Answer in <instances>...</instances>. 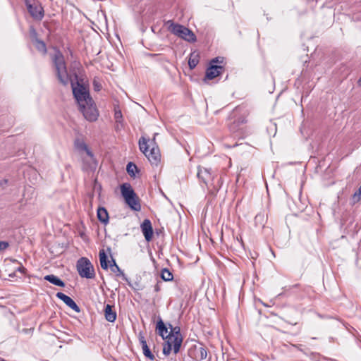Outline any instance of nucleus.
I'll return each instance as SVG.
<instances>
[{
	"mask_svg": "<svg viewBox=\"0 0 361 361\" xmlns=\"http://www.w3.org/2000/svg\"><path fill=\"white\" fill-rule=\"evenodd\" d=\"M161 290V287H160V285L159 283H157L155 286H154V290L156 292H159V290Z\"/></svg>",
	"mask_w": 361,
	"mask_h": 361,
	"instance_id": "72a5a7b5",
	"label": "nucleus"
},
{
	"mask_svg": "<svg viewBox=\"0 0 361 361\" xmlns=\"http://www.w3.org/2000/svg\"><path fill=\"white\" fill-rule=\"evenodd\" d=\"M52 60L55 66L59 80L62 84L67 85L70 81V78L67 72L63 56L59 51L56 52L52 58Z\"/></svg>",
	"mask_w": 361,
	"mask_h": 361,
	"instance_id": "f03ea898",
	"label": "nucleus"
},
{
	"mask_svg": "<svg viewBox=\"0 0 361 361\" xmlns=\"http://www.w3.org/2000/svg\"><path fill=\"white\" fill-rule=\"evenodd\" d=\"M25 5L28 12L34 19L41 20L43 18L44 9L38 1L25 0Z\"/></svg>",
	"mask_w": 361,
	"mask_h": 361,
	"instance_id": "0eeeda50",
	"label": "nucleus"
},
{
	"mask_svg": "<svg viewBox=\"0 0 361 361\" xmlns=\"http://www.w3.org/2000/svg\"><path fill=\"white\" fill-rule=\"evenodd\" d=\"M358 84H359L360 85H361V76H360V78L358 80Z\"/></svg>",
	"mask_w": 361,
	"mask_h": 361,
	"instance_id": "c9c22d12",
	"label": "nucleus"
},
{
	"mask_svg": "<svg viewBox=\"0 0 361 361\" xmlns=\"http://www.w3.org/2000/svg\"><path fill=\"white\" fill-rule=\"evenodd\" d=\"M243 114H231L228 118V128L231 132H237L241 129V126L246 123Z\"/></svg>",
	"mask_w": 361,
	"mask_h": 361,
	"instance_id": "1a4fd4ad",
	"label": "nucleus"
},
{
	"mask_svg": "<svg viewBox=\"0 0 361 361\" xmlns=\"http://www.w3.org/2000/svg\"><path fill=\"white\" fill-rule=\"evenodd\" d=\"M22 269H24V267H22V269H19L20 271H22Z\"/></svg>",
	"mask_w": 361,
	"mask_h": 361,
	"instance_id": "a19ab883",
	"label": "nucleus"
},
{
	"mask_svg": "<svg viewBox=\"0 0 361 361\" xmlns=\"http://www.w3.org/2000/svg\"><path fill=\"white\" fill-rule=\"evenodd\" d=\"M44 280L50 282L51 283H52L55 286H60V287L65 286V283L55 275H53V274L47 275L44 276Z\"/></svg>",
	"mask_w": 361,
	"mask_h": 361,
	"instance_id": "412c9836",
	"label": "nucleus"
},
{
	"mask_svg": "<svg viewBox=\"0 0 361 361\" xmlns=\"http://www.w3.org/2000/svg\"><path fill=\"white\" fill-rule=\"evenodd\" d=\"M98 219L104 224L109 222V214L104 207H99L97 209Z\"/></svg>",
	"mask_w": 361,
	"mask_h": 361,
	"instance_id": "4be33fe9",
	"label": "nucleus"
},
{
	"mask_svg": "<svg viewBox=\"0 0 361 361\" xmlns=\"http://www.w3.org/2000/svg\"><path fill=\"white\" fill-rule=\"evenodd\" d=\"M36 48L41 52L45 54L47 52L46 44L43 41L36 39L35 42Z\"/></svg>",
	"mask_w": 361,
	"mask_h": 361,
	"instance_id": "cd10ccee",
	"label": "nucleus"
},
{
	"mask_svg": "<svg viewBox=\"0 0 361 361\" xmlns=\"http://www.w3.org/2000/svg\"><path fill=\"white\" fill-rule=\"evenodd\" d=\"M224 57H220V56L216 57L210 61L209 65H214V64L221 65L224 63Z\"/></svg>",
	"mask_w": 361,
	"mask_h": 361,
	"instance_id": "7c9ffc66",
	"label": "nucleus"
},
{
	"mask_svg": "<svg viewBox=\"0 0 361 361\" xmlns=\"http://www.w3.org/2000/svg\"><path fill=\"white\" fill-rule=\"evenodd\" d=\"M126 170L130 176H135V172L137 171V167L135 164L129 162L127 164Z\"/></svg>",
	"mask_w": 361,
	"mask_h": 361,
	"instance_id": "bb28decb",
	"label": "nucleus"
},
{
	"mask_svg": "<svg viewBox=\"0 0 361 361\" xmlns=\"http://www.w3.org/2000/svg\"><path fill=\"white\" fill-rule=\"evenodd\" d=\"M171 331L169 332L170 336L169 338L173 342V349L175 354L178 353L180 350L183 342V337L180 332V328L178 326L173 327L169 324Z\"/></svg>",
	"mask_w": 361,
	"mask_h": 361,
	"instance_id": "6e6552de",
	"label": "nucleus"
},
{
	"mask_svg": "<svg viewBox=\"0 0 361 361\" xmlns=\"http://www.w3.org/2000/svg\"><path fill=\"white\" fill-rule=\"evenodd\" d=\"M56 297L61 300L67 306L70 308L75 311L76 312H80V309L75 303V302L69 296L65 295L61 292H59L56 293Z\"/></svg>",
	"mask_w": 361,
	"mask_h": 361,
	"instance_id": "4468645a",
	"label": "nucleus"
},
{
	"mask_svg": "<svg viewBox=\"0 0 361 361\" xmlns=\"http://www.w3.org/2000/svg\"><path fill=\"white\" fill-rule=\"evenodd\" d=\"M121 192L124 200L130 198L132 196H135V192L132 188L130 183H126L121 185Z\"/></svg>",
	"mask_w": 361,
	"mask_h": 361,
	"instance_id": "f3484780",
	"label": "nucleus"
},
{
	"mask_svg": "<svg viewBox=\"0 0 361 361\" xmlns=\"http://www.w3.org/2000/svg\"><path fill=\"white\" fill-rule=\"evenodd\" d=\"M9 246V244L6 241H0V251L5 250L6 248H8Z\"/></svg>",
	"mask_w": 361,
	"mask_h": 361,
	"instance_id": "473e14b6",
	"label": "nucleus"
},
{
	"mask_svg": "<svg viewBox=\"0 0 361 361\" xmlns=\"http://www.w3.org/2000/svg\"><path fill=\"white\" fill-rule=\"evenodd\" d=\"M157 330L158 331V334L161 336L163 339H169L170 334L161 319H159L157 323Z\"/></svg>",
	"mask_w": 361,
	"mask_h": 361,
	"instance_id": "dca6fc26",
	"label": "nucleus"
},
{
	"mask_svg": "<svg viewBox=\"0 0 361 361\" xmlns=\"http://www.w3.org/2000/svg\"><path fill=\"white\" fill-rule=\"evenodd\" d=\"M91 107H92V106H90V108H86L84 111H85L86 109H90V111H92V110H91ZM90 114H92V111H90Z\"/></svg>",
	"mask_w": 361,
	"mask_h": 361,
	"instance_id": "e433bc0d",
	"label": "nucleus"
},
{
	"mask_svg": "<svg viewBox=\"0 0 361 361\" xmlns=\"http://www.w3.org/2000/svg\"><path fill=\"white\" fill-rule=\"evenodd\" d=\"M99 114H82V116L90 122L96 121L98 119Z\"/></svg>",
	"mask_w": 361,
	"mask_h": 361,
	"instance_id": "c756f323",
	"label": "nucleus"
},
{
	"mask_svg": "<svg viewBox=\"0 0 361 361\" xmlns=\"http://www.w3.org/2000/svg\"><path fill=\"white\" fill-rule=\"evenodd\" d=\"M224 66L222 65H209L206 71L204 80H212L221 74L224 71Z\"/></svg>",
	"mask_w": 361,
	"mask_h": 361,
	"instance_id": "f8f14e48",
	"label": "nucleus"
},
{
	"mask_svg": "<svg viewBox=\"0 0 361 361\" xmlns=\"http://www.w3.org/2000/svg\"><path fill=\"white\" fill-rule=\"evenodd\" d=\"M141 231L145 236V240L149 242L153 237V228L149 219H145L140 225Z\"/></svg>",
	"mask_w": 361,
	"mask_h": 361,
	"instance_id": "ddd939ff",
	"label": "nucleus"
},
{
	"mask_svg": "<svg viewBox=\"0 0 361 361\" xmlns=\"http://www.w3.org/2000/svg\"><path fill=\"white\" fill-rule=\"evenodd\" d=\"M215 174L216 173L209 169L199 166L197 176L208 187L210 183L214 180Z\"/></svg>",
	"mask_w": 361,
	"mask_h": 361,
	"instance_id": "9d476101",
	"label": "nucleus"
},
{
	"mask_svg": "<svg viewBox=\"0 0 361 361\" xmlns=\"http://www.w3.org/2000/svg\"><path fill=\"white\" fill-rule=\"evenodd\" d=\"M72 89L74 97L80 111L92 106V99L90 95L88 89L85 86L77 82L75 85L72 83Z\"/></svg>",
	"mask_w": 361,
	"mask_h": 361,
	"instance_id": "f257e3e1",
	"label": "nucleus"
},
{
	"mask_svg": "<svg viewBox=\"0 0 361 361\" xmlns=\"http://www.w3.org/2000/svg\"><path fill=\"white\" fill-rule=\"evenodd\" d=\"M77 270L82 278L93 279L95 276L93 265L86 257H81L77 262Z\"/></svg>",
	"mask_w": 361,
	"mask_h": 361,
	"instance_id": "39448f33",
	"label": "nucleus"
},
{
	"mask_svg": "<svg viewBox=\"0 0 361 361\" xmlns=\"http://www.w3.org/2000/svg\"><path fill=\"white\" fill-rule=\"evenodd\" d=\"M149 140L145 137H141L139 140V148L140 151L147 157L152 164L157 165L160 161L161 154L157 147H152L150 150L148 149L147 144Z\"/></svg>",
	"mask_w": 361,
	"mask_h": 361,
	"instance_id": "7ed1b4c3",
	"label": "nucleus"
},
{
	"mask_svg": "<svg viewBox=\"0 0 361 361\" xmlns=\"http://www.w3.org/2000/svg\"><path fill=\"white\" fill-rule=\"evenodd\" d=\"M105 319L109 322H114L116 319V313L113 310V306L107 304L104 309Z\"/></svg>",
	"mask_w": 361,
	"mask_h": 361,
	"instance_id": "aec40b11",
	"label": "nucleus"
},
{
	"mask_svg": "<svg viewBox=\"0 0 361 361\" xmlns=\"http://www.w3.org/2000/svg\"><path fill=\"white\" fill-rule=\"evenodd\" d=\"M161 277L165 281H170L173 280V274L169 269L166 268L162 269Z\"/></svg>",
	"mask_w": 361,
	"mask_h": 361,
	"instance_id": "a878e982",
	"label": "nucleus"
},
{
	"mask_svg": "<svg viewBox=\"0 0 361 361\" xmlns=\"http://www.w3.org/2000/svg\"><path fill=\"white\" fill-rule=\"evenodd\" d=\"M360 196H361V185H360V187L359 188L357 192H355L353 195L354 201L355 202L359 201Z\"/></svg>",
	"mask_w": 361,
	"mask_h": 361,
	"instance_id": "2f4dec72",
	"label": "nucleus"
},
{
	"mask_svg": "<svg viewBox=\"0 0 361 361\" xmlns=\"http://www.w3.org/2000/svg\"><path fill=\"white\" fill-rule=\"evenodd\" d=\"M199 54L197 52H192L190 55V58L188 60V65L190 69H193L196 67V66L199 63Z\"/></svg>",
	"mask_w": 361,
	"mask_h": 361,
	"instance_id": "5701e85b",
	"label": "nucleus"
},
{
	"mask_svg": "<svg viewBox=\"0 0 361 361\" xmlns=\"http://www.w3.org/2000/svg\"><path fill=\"white\" fill-rule=\"evenodd\" d=\"M126 203L129 206L130 209L134 211L139 212L141 209V205L140 204L138 197L135 194V196H132L130 198L125 200Z\"/></svg>",
	"mask_w": 361,
	"mask_h": 361,
	"instance_id": "a211bd4d",
	"label": "nucleus"
},
{
	"mask_svg": "<svg viewBox=\"0 0 361 361\" xmlns=\"http://www.w3.org/2000/svg\"><path fill=\"white\" fill-rule=\"evenodd\" d=\"M167 23L169 24V30L171 33L190 42L196 41L195 34L188 27L180 24H176L171 20H169Z\"/></svg>",
	"mask_w": 361,
	"mask_h": 361,
	"instance_id": "20e7f679",
	"label": "nucleus"
},
{
	"mask_svg": "<svg viewBox=\"0 0 361 361\" xmlns=\"http://www.w3.org/2000/svg\"><path fill=\"white\" fill-rule=\"evenodd\" d=\"M189 354L195 361H202L206 359L207 352L206 348L202 345L198 346L194 345L192 348H190Z\"/></svg>",
	"mask_w": 361,
	"mask_h": 361,
	"instance_id": "9b49d317",
	"label": "nucleus"
},
{
	"mask_svg": "<svg viewBox=\"0 0 361 361\" xmlns=\"http://www.w3.org/2000/svg\"><path fill=\"white\" fill-rule=\"evenodd\" d=\"M139 341H140V343L141 344L144 355L146 357L149 358L150 360H154L155 359V357L152 353V352L150 351V350H149V347H148V345L147 344V342H146V341L145 339V337L144 336H140Z\"/></svg>",
	"mask_w": 361,
	"mask_h": 361,
	"instance_id": "6ab92c4d",
	"label": "nucleus"
},
{
	"mask_svg": "<svg viewBox=\"0 0 361 361\" xmlns=\"http://www.w3.org/2000/svg\"><path fill=\"white\" fill-rule=\"evenodd\" d=\"M109 262L110 263V264H114V262H112V260Z\"/></svg>",
	"mask_w": 361,
	"mask_h": 361,
	"instance_id": "4c0bfd02",
	"label": "nucleus"
},
{
	"mask_svg": "<svg viewBox=\"0 0 361 361\" xmlns=\"http://www.w3.org/2000/svg\"><path fill=\"white\" fill-rule=\"evenodd\" d=\"M22 269H24V267H22V269H19L20 271H22Z\"/></svg>",
	"mask_w": 361,
	"mask_h": 361,
	"instance_id": "ea45409f",
	"label": "nucleus"
},
{
	"mask_svg": "<svg viewBox=\"0 0 361 361\" xmlns=\"http://www.w3.org/2000/svg\"><path fill=\"white\" fill-rule=\"evenodd\" d=\"M99 261H100V265L101 267L103 269L106 270L109 267L111 269V271L116 274V276H122L123 279L126 281L128 284H130V282L128 281V278L125 275V274L123 272V271L119 268V267L116 264V261L114 259H112V262H114V264H108L107 262V256L104 252V250H101L99 251Z\"/></svg>",
	"mask_w": 361,
	"mask_h": 361,
	"instance_id": "423d86ee",
	"label": "nucleus"
},
{
	"mask_svg": "<svg viewBox=\"0 0 361 361\" xmlns=\"http://www.w3.org/2000/svg\"><path fill=\"white\" fill-rule=\"evenodd\" d=\"M8 180L6 179H4L0 181V186H4L7 184Z\"/></svg>",
	"mask_w": 361,
	"mask_h": 361,
	"instance_id": "f704fd0d",
	"label": "nucleus"
},
{
	"mask_svg": "<svg viewBox=\"0 0 361 361\" xmlns=\"http://www.w3.org/2000/svg\"><path fill=\"white\" fill-rule=\"evenodd\" d=\"M222 185V180L221 178H218L216 174H215L214 180L212 181L207 189L212 195H216L217 192L219 190Z\"/></svg>",
	"mask_w": 361,
	"mask_h": 361,
	"instance_id": "2eb2a0df",
	"label": "nucleus"
},
{
	"mask_svg": "<svg viewBox=\"0 0 361 361\" xmlns=\"http://www.w3.org/2000/svg\"><path fill=\"white\" fill-rule=\"evenodd\" d=\"M172 347H173V342L171 340H170V338H169L168 340H166L165 341V343L164 344L163 353L166 356L169 355L171 352Z\"/></svg>",
	"mask_w": 361,
	"mask_h": 361,
	"instance_id": "393cba45",
	"label": "nucleus"
},
{
	"mask_svg": "<svg viewBox=\"0 0 361 361\" xmlns=\"http://www.w3.org/2000/svg\"><path fill=\"white\" fill-rule=\"evenodd\" d=\"M115 121L116 123V129L118 130L121 126V128L123 127V114H115Z\"/></svg>",
	"mask_w": 361,
	"mask_h": 361,
	"instance_id": "c85d7f7f",
	"label": "nucleus"
},
{
	"mask_svg": "<svg viewBox=\"0 0 361 361\" xmlns=\"http://www.w3.org/2000/svg\"><path fill=\"white\" fill-rule=\"evenodd\" d=\"M0 361H5L3 358L0 357Z\"/></svg>",
	"mask_w": 361,
	"mask_h": 361,
	"instance_id": "58836bf2",
	"label": "nucleus"
},
{
	"mask_svg": "<svg viewBox=\"0 0 361 361\" xmlns=\"http://www.w3.org/2000/svg\"><path fill=\"white\" fill-rule=\"evenodd\" d=\"M75 147L78 149L86 152L87 154L90 157H93L92 152L89 149L87 145L83 142L78 140L75 142Z\"/></svg>",
	"mask_w": 361,
	"mask_h": 361,
	"instance_id": "b1692460",
	"label": "nucleus"
}]
</instances>
